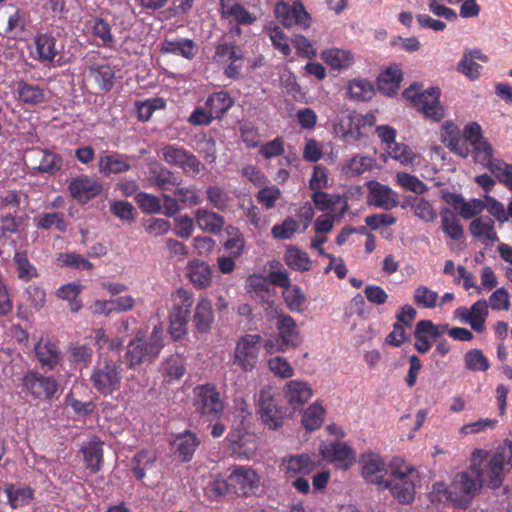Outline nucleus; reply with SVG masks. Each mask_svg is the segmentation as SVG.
<instances>
[{"instance_id":"f3484780","label":"nucleus","mask_w":512,"mask_h":512,"mask_svg":"<svg viewBox=\"0 0 512 512\" xmlns=\"http://www.w3.org/2000/svg\"><path fill=\"white\" fill-rule=\"evenodd\" d=\"M133 160L134 157L118 152L101 155L97 163L98 172L104 177H109L112 174L129 171Z\"/></svg>"},{"instance_id":"6e6552de","label":"nucleus","mask_w":512,"mask_h":512,"mask_svg":"<svg viewBox=\"0 0 512 512\" xmlns=\"http://www.w3.org/2000/svg\"><path fill=\"white\" fill-rule=\"evenodd\" d=\"M262 348V337L259 334H245L241 336L234 348L232 364L242 372H252L259 362Z\"/></svg>"},{"instance_id":"338daca9","label":"nucleus","mask_w":512,"mask_h":512,"mask_svg":"<svg viewBox=\"0 0 512 512\" xmlns=\"http://www.w3.org/2000/svg\"><path fill=\"white\" fill-rule=\"evenodd\" d=\"M397 182L405 190L415 194H423L427 191V185L418 177L406 172H398L396 175Z\"/></svg>"},{"instance_id":"2eb2a0df","label":"nucleus","mask_w":512,"mask_h":512,"mask_svg":"<svg viewBox=\"0 0 512 512\" xmlns=\"http://www.w3.org/2000/svg\"><path fill=\"white\" fill-rule=\"evenodd\" d=\"M67 190L72 199L84 205L102 193L103 184L97 178L80 174L69 181Z\"/></svg>"},{"instance_id":"13d9d810","label":"nucleus","mask_w":512,"mask_h":512,"mask_svg":"<svg viewBox=\"0 0 512 512\" xmlns=\"http://www.w3.org/2000/svg\"><path fill=\"white\" fill-rule=\"evenodd\" d=\"M324 408L317 403L310 405L302 416V424L308 431H314L318 429L324 417Z\"/></svg>"},{"instance_id":"2f4dec72","label":"nucleus","mask_w":512,"mask_h":512,"mask_svg":"<svg viewBox=\"0 0 512 512\" xmlns=\"http://www.w3.org/2000/svg\"><path fill=\"white\" fill-rule=\"evenodd\" d=\"M401 208H410L415 216L425 222H433L437 218V213L432 204L428 200L417 196L407 197L401 204Z\"/></svg>"},{"instance_id":"a19ab883","label":"nucleus","mask_w":512,"mask_h":512,"mask_svg":"<svg viewBox=\"0 0 512 512\" xmlns=\"http://www.w3.org/2000/svg\"><path fill=\"white\" fill-rule=\"evenodd\" d=\"M375 164L374 158L364 155H355L342 166V172L349 177H356L370 171Z\"/></svg>"},{"instance_id":"79ce46f5","label":"nucleus","mask_w":512,"mask_h":512,"mask_svg":"<svg viewBox=\"0 0 512 512\" xmlns=\"http://www.w3.org/2000/svg\"><path fill=\"white\" fill-rule=\"evenodd\" d=\"M205 496L211 501H221L228 494H232L228 477L220 476L209 479L204 487Z\"/></svg>"},{"instance_id":"7ed1b4c3","label":"nucleus","mask_w":512,"mask_h":512,"mask_svg":"<svg viewBox=\"0 0 512 512\" xmlns=\"http://www.w3.org/2000/svg\"><path fill=\"white\" fill-rule=\"evenodd\" d=\"M417 478L418 473L415 467L395 459L391 463L390 476L385 480L381 489H389L400 504H409L415 497Z\"/></svg>"},{"instance_id":"7c9ffc66","label":"nucleus","mask_w":512,"mask_h":512,"mask_svg":"<svg viewBox=\"0 0 512 512\" xmlns=\"http://www.w3.org/2000/svg\"><path fill=\"white\" fill-rule=\"evenodd\" d=\"M92 36L96 39L97 47L111 48L114 46L115 38L112 34L111 25L100 17H95L88 22Z\"/></svg>"},{"instance_id":"f704fd0d","label":"nucleus","mask_w":512,"mask_h":512,"mask_svg":"<svg viewBox=\"0 0 512 512\" xmlns=\"http://www.w3.org/2000/svg\"><path fill=\"white\" fill-rule=\"evenodd\" d=\"M56 38L48 33H41L35 37V46L41 62H52L59 54L56 47Z\"/></svg>"},{"instance_id":"412c9836","label":"nucleus","mask_w":512,"mask_h":512,"mask_svg":"<svg viewBox=\"0 0 512 512\" xmlns=\"http://www.w3.org/2000/svg\"><path fill=\"white\" fill-rule=\"evenodd\" d=\"M103 445L104 442L97 436H93L89 441L82 446L81 453L85 467L92 473H98L103 466Z\"/></svg>"},{"instance_id":"3c124183","label":"nucleus","mask_w":512,"mask_h":512,"mask_svg":"<svg viewBox=\"0 0 512 512\" xmlns=\"http://www.w3.org/2000/svg\"><path fill=\"white\" fill-rule=\"evenodd\" d=\"M29 23V14L17 8L12 13L7 22L6 33L11 34L13 38L20 37L27 29Z\"/></svg>"},{"instance_id":"49530a36","label":"nucleus","mask_w":512,"mask_h":512,"mask_svg":"<svg viewBox=\"0 0 512 512\" xmlns=\"http://www.w3.org/2000/svg\"><path fill=\"white\" fill-rule=\"evenodd\" d=\"M471 146L475 162L487 167L491 171V166L497 160L493 157L494 150L491 144L483 138L472 143Z\"/></svg>"},{"instance_id":"ea45409f","label":"nucleus","mask_w":512,"mask_h":512,"mask_svg":"<svg viewBox=\"0 0 512 512\" xmlns=\"http://www.w3.org/2000/svg\"><path fill=\"white\" fill-rule=\"evenodd\" d=\"M284 261L288 267L295 271L305 272L311 269V260L306 252L293 245L287 246Z\"/></svg>"},{"instance_id":"20e7f679","label":"nucleus","mask_w":512,"mask_h":512,"mask_svg":"<svg viewBox=\"0 0 512 512\" xmlns=\"http://www.w3.org/2000/svg\"><path fill=\"white\" fill-rule=\"evenodd\" d=\"M163 346V332L155 326L147 340L137 335L128 343L124 363L128 369L135 370L142 363L155 360Z\"/></svg>"},{"instance_id":"423d86ee","label":"nucleus","mask_w":512,"mask_h":512,"mask_svg":"<svg viewBox=\"0 0 512 512\" xmlns=\"http://www.w3.org/2000/svg\"><path fill=\"white\" fill-rule=\"evenodd\" d=\"M194 411L206 421L218 420L224 412V401L214 383L196 385L192 391Z\"/></svg>"},{"instance_id":"72a5a7b5","label":"nucleus","mask_w":512,"mask_h":512,"mask_svg":"<svg viewBox=\"0 0 512 512\" xmlns=\"http://www.w3.org/2000/svg\"><path fill=\"white\" fill-rule=\"evenodd\" d=\"M401 80L402 72L400 68L397 66L388 67L378 76V89L386 95H392L398 90Z\"/></svg>"},{"instance_id":"bf43d9fd","label":"nucleus","mask_w":512,"mask_h":512,"mask_svg":"<svg viewBox=\"0 0 512 512\" xmlns=\"http://www.w3.org/2000/svg\"><path fill=\"white\" fill-rule=\"evenodd\" d=\"M438 298L439 295L436 291H433L424 285H420L417 288H415L413 293L414 303L421 308H435L437 305Z\"/></svg>"},{"instance_id":"dca6fc26","label":"nucleus","mask_w":512,"mask_h":512,"mask_svg":"<svg viewBox=\"0 0 512 512\" xmlns=\"http://www.w3.org/2000/svg\"><path fill=\"white\" fill-rule=\"evenodd\" d=\"M27 157L31 168L40 173L56 175L63 167V157L47 149L32 148L28 151Z\"/></svg>"},{"instance_id":"680f3d73","label":"nucleus","mask_w":512,"mask_h":512,"mask_svg":"<svg viewBox=\"0 0 512 512\" xmlns=\"http://www.w3.org/2000/svg\"><path fill=\"white\" fill-rule=\"evenodd\" d=\"M300 231L299 224L292 216H287L282 223L275 224L271 229V234L275 239H291L293 235Z\"/></svg>"},{"instance_id":"603ef678","label":"nucleus","mask_w":512,"mask_h":512,"mask_svg":"<svg viewBox=\"0 0 512 512\" xmlns=\"http://www.w3.org/2000/svg\"><path fill=\"white\" fill-rule=\"evenodd\" d=\"M470 313L471 328L477 333H482L485 330V321L489 314L488 302L485 299L476 301L472 304Z\"/></svg>"},{"instance_id":"4468645a","label":"nucleus","mask_w":512,"mask_h":512,"mask_svg":"<svg viewBox=\"0 0 512 512\" xmlns=\"http://www.w3.org/2000/svg\"><path fill=\"white\" fill-rule=\"evenodd\" d=\"M228 479L232 494L237 496L254 495L259 489V476L254 469L245 465L234 466Z\"/></svg>"},{"instance_id":"774afa93","label":"nucleus","mask_w":512,"mask_h":512,"mask_svg":"<svg viewBox=\"0 0 512 512\" xmlns=\"http://www.w3.org/2000/svg\"><path fill=\"white\" fill-rule=\"evenodd\" d=\"M491 173L500 183L512 190V164L503 160H496V162L491 166Z\"/></svg>"},{"instance_id":"1a4fd4ad","label":"nucleus","mask_w":512,"mask_h":512,"mask_svg":"<svg viewBox=\"0 0 512 512\" xmlns=\"http://www.w3.org/2000/svg\"><path fill=\"white\" fill-rule=\"evenodd\" d=\"M34 359L44 372H57L64 365L60 343L48 336H41L33 346Z\"/></svg>"},{"instance_id":"6ab92c4d","label":"nucleus","mask_w":512,"mask_h":512,"mask_svg":"<svg viewBox=\"0 0 512 512\" xmlns=\"http://www.w3.org/2000/svg\"><path fill=\"white\" fill-rule=\"evenodd\" d=\"M362 466V476L369 482L378 485L380 488L385 482V462L375 453L369 452L362 454L359 460Z\"/></svg>"},{"instance_id":"c756f323","label":"nucleus","mask_w":512,"mask_h":512,"mask_svg":"<svg viewBox=\"0 0 512 512\" xmlns=\"http://www.w3.org/2000/svg\"><path fill=\"white\" fill-rule=\"evenodd\" d=\"M439 214L441 229L444 234L453 241H462L464 239V228L457 215L448 207H442Z\"/></svg>"},{"instance_id":"bb28decb","label":"nucleus","mask_w":512,"mask_h":512,"mask_svg":"<svg viewBox=\"0 0 512 512\" xmlns=\"http://www.w3.org/2000/svg\"><path fill=\"white\" fill-rule=\"evenodd\" d=\"M312 395L311 387L304 381L290 380L284 387V396L288 403L293 406H302Z\"/></svg>"},{"instance_id":"9d476101","label":"nucleus","mask_w":512,"mask_h":512,"mask_svg":"<svg viewBox=\"0 0 512 512\" xmlns=\"http://www.w3.org/2000/svg\"><path fill=\"white\" fill-rule=\"evenodd\" d=\"M193 305L191 294L185 289H178L175 302L169 314V333L174 340L187 334L190 310Z\"/></svg>"},{"instance_id":"0eeeda50","label":"nucleus","mask_w":512,"mask_h":512,"mask_svg":"<svg viewBox=\"0 0 512 512\" xmlns=\"http://www.w3.org/2000/svg\"><path fill=\"white\" fill-rule=\"evenodd\" d=\"M404 97L410 100L426 118L441 121L444 117V108L440 104L441 91L438 87H430L420 91L416 84H412L403 92Z\"/></svg>"},{"instance_id":"39448f33","label":"nucleus","mask_w":512,"mask_h":512,"mask_svg":"<svg viewBox=\"0 0 512 512\" xmlns=\"http://www.w3.org/2000/svg\"><path fill=\"white\" fill-rule=\"evenodd\" d=\"M122 367L119 361L101 357L90 375L92 387L102 396H111L118 391L122 382Z\"/></svg>"},{"instance_id":"de8ad7c7","label":"nucleus","mask_w":512,"mask_h":512,"mask_svg":"<svg viewBox=\"0 0 512 512\" xmlns=\"http://www.w3.org/2000/svg\"><path fill=\"white\" fill-rule=\"evenodd\" d=\"M82 289L83 286L79 282H71L61 286L57 290V296L69 302L71 312H78L82 308V302L78 299Z\"/></svg>"},{"instance_id":"69168bd1","label":"nucleus","mask_w":512,"mask_h":512,"mask_svg":"<svg viewBox=\"0 0 512 512\" xmlns=\"http://www.w3.org/2000/svg\"><path fill=\"white\" fill-rule=\"evenodd\" d=\"M283 297L290 311L301 312L303 310L306 297L298 286L291 285L283 292Z\"/></svg>"},{"instance_id":"f257e3e1","label":"nucleus","mask_w":512,"mask_h":512,"mask_svg":"<svg viewBox=\"0 0 512 512\" xmlns=\"http://www.w3.org/2000/svg\"><path fill=\"white\" fill-rule=\"evenodd\" d=\"M487 456L488 451L475 449L471 455L470 467L454 476L449 497L456 507L467 508L470 506L484 482H487L486 469L483 467Z\"/></svg>"},{"instance_id":"4c0bfd02","label":"nucleus","mask_w":512,"mask_h":512,"mask_svg":"<svg viewBox=\"0 0 512 512\" xmlns=\"http://www.w3.org/2000/svg\"><path fill=\"white\" fill-rule=\"evenodd\" d=\"M234 100L227 91L214 92L208 96L205 106L211 111L215 118H222L223 115L233 106Z\"/></svg>"},{"instance_id":"e433bc0d","label":"nucleus","mask_w":512,"mask_h":512,"mask_svg":"<svg viewBox=\"0 0 512 512\" xmlns=\"http://www.w3.org/2000/svg\"><path fill=\"white\" fill-rule=\"evenodd\" d=\"M321 58L333 69H347L354 63V55L349 50L339 48L324 50Z\"/></svg>"},{"instance_id":"37998d69","label":"nucleus","mask_w":512,"mask_h":512,"mask_svg":"<svg viewBox=\"0 0 512 512\" xmlns=\"http://www.w3.org/2000/svg\"><path fill=\"white\" fill-rule=\"evenodd\" d=\"M13 263L16 267L17 278L21 281L28 282L38 277V270L28 258L26 251H16L13 256Z\"/></svg>"},{"instance_id":"09e8293b","label":"nucleus","mask_w":512,"mask_h":512,"mask_svg":"<svg viewBox=\"0 0 512 512\" xmlns=\"http://www.w3.org/2000/svg\"><path fill=\"white\" fill-rule=\"evenodd\" d=\"M374 93V86L367 79H353L348 84V94L351 99L369 101Z\"/></svg>"},{"instance_id":"a18cd8bd","label":"nucleus","mask_w":512,"mask_h":512,"mask_svg":"<svg viewBox=\"0 0 512 512\" xmlns=\"http://www.w3.org/2000/svg\"><path fill=\"white\" fill-rule=\"evenodd\" d=\"M90 74L98 84L99 89L108 92L114 86L115 71L108 64L95 65L90 68Z\"/></svg>"},{"instance_id":"c85d7f7f","label":"nucleus","mask_w":512,"mask_h":512,"mask_svg":"<svg viewBox=\"0 0 512 512\" xmlns=\"http://www.w3.org/2000/svg\"><path fill=\"white\" fill-rule=\"evenodd\" d=\"M192 321L197 332L207 333L210 331L214 322V312L210 300L202 298L198 301Z\"/></svg>"},{"instance_id":"ddd939ff","label":"nucleus","mask_w":512,"mask_h":512,"mask_svg":"<svg viewBox=\"0 0 512 512\" xmlns=\"http://www.w3.org/2000/svg\"><path fill=\"white\" fill-rule=\"evenodd\" d=\"M274 13L277 20L287 28L297 26L307 29L311 24V16L301 0H294L292 4L280 1L275 5Z\"/></svg>"},{"instance_id":"f8f14e48","label":"nucleus","mask_w":512,"mask_h":512,"mask_svg":"<svg viewBox=\"0 0 512 512\" xmlns=\"http://www.w3.org/2000/svg\"><path fill=\"white\" fill-rule=\"evenodd\" d=\"M161 156L167 164L182 169L188 175L195 177L200 173L199 159L182 146L165 144L161 147Z\"/></svg>"},{"instance_id":"f03ea898","label":"nucleus","mask_w":512,"mask_h":512,"mask_svg":"<svg viewBox=\"0 0 512 512\" xmlns=\"http://www.w3.org/2000/svg\"><path fill=\"white\" fill-rule=\"evenodd\" d=\"M17 387L27 398L50 403L58 398L61 384L55 372L48 374V372H41L34 368L23 373L18 379Z\"/></svg>"},{"instance_id":"5fc2aeb1","label":"nucleus","mask_w":512,"mask_h":512,"mask_svg":"<svg viewBox=\"0 0 512 512\" xmlns=\"http://www.w3.org/2000/svg\"><path fill=\"white\" fill-rule=\"evenodd\" d=\"M162 372L171 379H180L186 372L185 359L179 355H171L162 363Z\"/></svg>"},{"instance_id":"473e14b6","label":"nucleus","mask_w":512,"mask_h":512,"mask_svg":"<svg viewBox=\"0 0 512 512\" xmlns=\"http://www.w3.org/2000/svg\"><path fill=\"white\" fill-rule=\"evenodd\" d=\"M279 336L282 338L281 343H288L292 347L300 344L301 338L295 320L290 315L280 316L276 324Z\"/></svg>"},{"instance_id":"6e6d98bb","label":"nucleus","mask_w":512,"mask_h":512,"mask_svg":"<svg viewBox=\"0 0 512 512\" xmlns=\"http://www.w3.org/2000/svg\"><path fill=\"white\" fill-rule=\"evenodd\" d=\"M181 183V176L167 168H161L154 175V184L162 191H171L173 187H178Z\"/></svg>"},{"instance_id":"aec40b11","label":"nucleus","mask_w":512,"mask_h":512,"mask_svg":"<svg viewBox=\"0 0 512 512\" xmlns=\"http://www.w3.org/2000/svg\"><path fill=\"white\" fill-rule=\"evenodd\" d=\"M2 489L6 495L7 504L13 510L28 506L34 500L35 490L28 485L7 482Z\"/></svg>"},{"instance_id":"cd10ccee","label":"nucleus","mask_w":512,"mask_h":512,"mask_svg":"<svg viewBox=\"0 0 512 512\" xmlns=\"http://www.w3.org/2000/svg\"><path fill=\"white\" fill-rule=\"evenodd\" d=\"M289 477L308 475L315 469V463L308 454H296L282 461Z\"/></svg>"},{"instance_id":"e2e57ef3","label":"nucleus","mask_w":512,"mask_h":512,"mask_svg":"<svg viewBox=\"0 0 512 512\" xmlns=\"http://www.w3.org/2000/svg\"><path fill=\"white\" fill-rule=\"evenodd\" d=\"M389 156L404 166L413 165L417 155L404 143L396 142L388 149Z\"/></svg>"},{"instance_id":"5701e85b","label":"nucleus","mask_w":512,"mask_h":512,"mask_svg":"<svg viewBox=\"0 0 512 512\" xmlns=\"http://www.w3.org/2000/svg\"><path fill=\"white\" fill-rule=\"evenodd\" d=\"M367 202L371 206L391 210L397 206L396 194L388 186L372 181L369 183Z\"/></svg>"},{"instance_id":"c9c22d12","label":"nucleus","mask_w":512,"mask_h":512,"mask_svg":"<svg viewBox=\"0 0 512 512\" xmlns=\"http://www.w3.org/2000/svg\"><path fill=\"white\" fill-rule=\"evenodd\" d=\"M156 456L153 452L142 449L134 454L130 461V469L137 480H143L146 470L155 465Z\"/></svg>"},{"instance_id":"c03bdc74","label":"nucleus","mask_w":512,"mask_h":512,"mask_svg":"<svg viewBox=\"0 0 512 512\" xmlns=\"http://www.w3.org/2000/svg\"><path fill=\"white\" fill-rule=\"evenodd\" d=\"M17 93L19 100L25 104L38 105L45 100V93L42 88L24 80L17 83Z\"/></svg>"},{"instance_id":"393cba45","label":"nucleus","mask_w":512,"mask_h":512,"mask_svg":"<svg viewBox=\"0 0 512 512\" xmlns=\"http://www.w3.org/2000/svg\"><path fill=\"white\" fill-rule=\"evenodd\" d=\"M197 51V44L188 38L164 39L160 44L162 54L181 56L186 60H192Z\"/></svg>"},{"instance_id":"4be33fe9","label":"nucleus","mask_w":512,"mask_h":512,"mask_svg":"<svg viewBox=\"0 0 512 512\" xmlns=\"http://www.w3.org/2000/svg\"><path fill=\"white\" fill-rule=\"evenodd\" d=\"M471 235L485 246H492L499 241L494 229V220L489 216H478L469 225Z\"/></svg>"},{"instance_id":"9b49d317","label":"nucleus","mask_w":512,"mask_h":512,"mask_svg":"<svg viewBox=\"0 0 512 512\" xmlns=\"http://www.w3.org/2000/svg\"><path fill=\"white\" fill-rule=\"evenodd\" d=\"M257 412L264 425L276 430L283 425L287 410L278 404L269 388H262L258 394Z\"/></svg>"},{"instance_id":"8fccbe9b","label":"nucleus","mask_w":512,"mask_h":512,"mask_svg":"<svg viewBox=\"0 0 512 512\" xmlns=\"http://www.w3.org/2000/svg\"><path fill=\"white\" fill-rule=\"evenodd\" d=\"M189 278L194 286L206 288L211 283V269L204 262H195L188 267Z\"/></svg>"},{"instance_id":"b1692460","label":"nucleus","mask_w":512,"mask_h":512,"mask_svg":"<svg viewBox=\"0 0 512 512\" xmlns=\"http://www.w3.org/2000/svg\"><path fill=\"white\" fill-rule=\"evenodd\" d=\"M321 455L330 462H338L348 468L355 461L353 450L345 443L334 441L320 448Z\"/></svg>"},{"instance_id":"0e129e2a","label":"nucleus","mask_w":512,"mask_h":512,"mask_svg":"<svg viewBox=\"0 0 512 512\" xmlns=\"http://www.w3.org/2000/svg\"><path fill=\"white\" fill-rule=\"evenodd\" d=\"M135 201L143 213L158 214L162 210L160 199L146 192H139L135 196Z\"/></svg>"},{"instance_id":"052dcab7","label":"nucleus","mask_w":512,"mask_h":512,"mask_svg":"<svg viewBox=\"0 0 512 512\" xmlns=\"http://www.w3.org/2000/svg\"><path fill=\"white\" fill-rule=\"evenodd\" d=\"M466 369L470 371H487L489 369V361L482 350L474 348L467 351L464 355Z\"/></svg>"},{"instance_id":"58836bf2","label":"nucleus","mask_w":512,"mask_h":512,"mask_svg":"<svg viewBox=\"0 0 512 512\" xmlns=\"http://www.w3.org/2000/svg\"><path fill=\"white\" fill-rule=\"evenodd\" d=\"M37 228L42 230H50L52 228L59 232L67 231V222L63 212H42L34 217Z\"/></svg>"},{"instance_id":"a211bd4d","label":"nucleus","mask_w":512,"mask_h":512,"mask_svg":"<svg viewBox=\"0 0 512 512\" xmlns=\"http://www.w3.org/2000/svg\"><path fill=\"white\" fill-rule=\"evenodd\" d=\"M199 444L197 435L189 430L175 435L170 442L174 456L181 462L191 461Z\"/></svg>"},{"instance_id":"864d4df0","label":"nucleus","mask_w":512,"mask_h":512,"mask_svg":"<svg viewBox=\"0 0 512 512\" xmlns=\"http://www.w3.org/2000/svg\"><path fill=\"white\" fill-rule=\"evenodd\" d=\"M57 261L61 266L82 271H88L94 267L88 259L76 252L60 253Z\"/></svg>"},{"instance_id":"a878e982","label":"nucleus","mask_w":512,"mask_h":512,"mask_svg":"<svg viewBox=\"0 0 512 512\" xmlns=\"http://www.w3.org/2000/svg\"><path fill=\"white\" fill-rule=\"evenodd\" d=\"M194 219L199 229L213 235L220 234L225 225L222 215L206 208H198L194 212Z\"/></svg>"},{"instance_id":"4d7b16f0","label":"nucleus","mask_w":512,"mask_h":512,"mask_svg":"<svg viewBox=\"0 0 512 512\" xmlns=\"http://www.w3.org/2000/svg\"><path fill=\"white\" fill-rule=\"evenodd\" d=\"M206 195L208 202L218 211L224 212L229 208L231 198L220 186H209Z\"/></svg>"}]
</instances>
